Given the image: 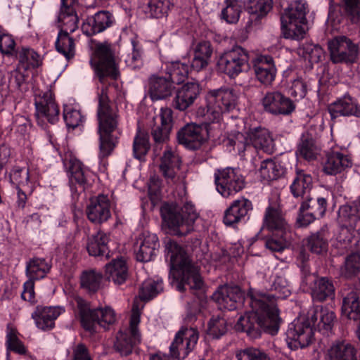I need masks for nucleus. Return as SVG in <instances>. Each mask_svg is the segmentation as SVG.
Listing matches in <instances>:
<instances>
[{
  "label": "nucleus",
  "mask_w": 360,
  "mask_h": 360,
  "mask_svg": "<svg viewBox=\"0 0 360 360\" xmlns=\"http://www.w3.org/2000/svg\"><path fill=\"white\" fill-rule=\"evenodd\" d=\"M272 288L276 294L267 293L250 288L248 292L251 310L240 316L236 330L245 332L251 338L259 337L262 332L271 335L278 333L282 319L276 304V297H286L290 294L288 281L277 276Z\"/></svg>",
  "instance_id": "f257e3e1"
},
{
  "label": "nucleus",
  "mask_w": 360,
  "mask_h": 360,
  "mask_svg": "<svg viewBox=\"0 0 360 360\" xmlns=\"http://www.w3.org/2000/svg\"><path fill=\"white\" fill-rule=\"evenodd\" d=\"M98 100L97 120L100 155L105 158L112 153L119 142L120 115L117 107L110 100L108 86L102 87L98 95Z\"/></svg>",
  "instance_id": "f03ea898"
},
{
  "label": "nucleus",
  "mask_w": 360,
  "mask_h": 360,
  "mask_svg": "<svg viewBox=\"0 0 360 360\" xmlns=\"http://www.w3.org/2000/svg\"><path fill=\"white\" fill-rule=\"evenodd\" d=\"M166 249L170 253L172 269L179 271L180 281L176 285V289L184 292L186 290L185 286L187 285L198 299L204 300L205 285L198 267L193 263L187 252L176 242L169 240L166 243Z\"/></svg>",
  "instance_id": "7ed1b4c3"
},
{
  "label": "nucleus",
  "mask_w": 360,
  "mask_h": 360,
  "mask_svg": "<svg viewBox=\"0 0 360 360\" xmlns=\"http://www.w3.org/2000/svg\"><path fill=\"white\" fill-rule=\"evenodd\" d=\"M163 224L174 236H184L193 230V224L198 217L195 208L191 202L179 207L176 203L164 202L160 207Z\"/></svg>",
  "instance_id": "20e7f679"
},
{
  "label": "nucleus",
  "mask_w": 360,
  "mask_h": 360,
  "mask_svg": "<svg viewBox=\"0 0 360 360\" xmlns=\"http://www.w3.org/2000/svg\"><path fill=\"white\" fill-rule=\"evenodd\" d=\"M75 302L79 310L82 326L91 333L96 332V326L106 329L116 321L115 313L109 307L91 309L90 303L81 297H77Z\"/></svg>",
  "instance_id": "39448f33"
},
{
  "label": "nucleus",
  "mask_w": 360,
  "mask_h": 360,
  "mask_svg": "<svg viewBox=\"0 0 360 360\" xmlns=\"http://www.w3.org/2000/svg\"><path fill=\"white\" fill-rule=\"evenodd\" d=\"M306 4L301 0L291 3L281 16L283 37L299 41L304 38L305 30L302 27L307 22Z\"/></svg>",
  "instance_id": "423d86ee"
},
{
  "label": "nucleus",
  "mask_w": 360,
  "mask_h": 360,
  "mask_svg": "<svg viewBox=\"0 0 360 360\" xmlns=\"http://www.w3.org/2000/svg\"><path fill=\"white\" fill-rule=\"evenodd\" d=\"M91 46L90 64L94 68L99 81L103 82L106 77L116 79L118 70L115 63V51L111 46Z\"/></svg>",
  "instance_id": "0eeeda50"
},
{
  "label": "nucleus",
  "mask_w": 360,
  "mask_h": 360,
  "mask_svg": "<svg viewBox=\"0 0 360 360\" xmlns=\"http://www.w3.org/2000/svg\"><path fill=\"white\" fill-rule=\"evenodd\" d=\"M139 323L140 313L133 309L129 327L120 330L114 342L113 348L120 356L131 354L134 347L141 342V335L138 328Z\"/></svg>",
  "instance_id": "6e6552de"
},
{
  "label": "nucleus",
  "mask_w": 360,
  "mask_h": 360,
  "mask_svg": "<svg viewBox=\"0 0 360 360\" xmlns=\"http://www.w3.org/2000/svg\"><path fill=\"white\" fill-rule=\"evenodd\" d=\"M173 112L171 108H162L153 117L150 124V135L153 141V152L158 156L169 139L173 127Z\"/></svg>",
  "instance_id": "1a4fd4ad"
},
{
  "label": "nucleus",
  "mask_w": 360,
  "mask_h": 360,
  "mask_svg": "<svg viewBox=\"0 0 360 360\" xmlns=\"http://www.w3.org/2000/svg\"><path fill=\"white\" fill-rule=\"evenodd\" d=\"M314 328L308 314L295 319L286 332L289 347L297 349L310 345L314 340Z\"/></svg>",
  "instance_id": "9d476101"
},
{
  "label": "nucleus",
  "mask_w": 360,
  "mask_h": 360,
  "mask_svg": "<svg viewBox=\"0 0 360 360\" xmlns=\"http://www.w3.org/2000/svg\"><path fill=\"white\" fill-rule=\"evenodd\" d=\"M206 101L207 112H211L213 119L217 120L222 113L230 112L236 108L237 96L233 89L221 87L209 91Z\"/></svg>",
  "instance_id": "9b49d317"
},
{
  "label": "nucleus",
  "mask_w": 360,
  "mask_h": 360,
  "mask_svg": "<svg viewBox=\"0 0 360 360\" xmlns=\"http://www.w3.org/2000/svg\"><path fill=\"white\" fill-rule=\"evenodd\" d=\"M217 191L224 198H229L242 191L245 186L244 176L238 169L226 167L214 173Z\"/></svg>",
  "instance_id": "f8f14e48"
},
{
  "label": "nucleus",
  "mask_w": 360,
  "mask_h": 360,
  "mask_svg": "<svg viewBox=\"0 0 360 360\" xmlns=\"http://www.w3.org/2000/svg\"><path fill=\"white\" fill-rule=\"evenodd\" d=\"M249 60V53L242 46H233L225 51L217 61L218 70L231 78H235L243 70Z\"/></svg>",
  "instance_id": "ddd939ff"
},
{
  "label": "nucleus",
  "mask_w": 360,
  "mask_h": 360,
  "mask_svg": "<svg viewBox=\"0 0 360 360\" xmlns=\"http://www.w3.org/2000/svg\"><path fill=\"white\" fill-rule=\"evenodd\" d=\"M327 200L315 199L311 195L301 201L296 224L299 227H307L317 219L323 217L327 209Z\"/></svg>",
  "instance_id": "4468645a"
},
{
  "label": "nucleus",
  "mask_w": 360,
  "mask_h": 360,
  "mask_svg": "<svg viewBox=\"0 0 360 360\" xmlns=\"http://www.w3.org/2000/svg\"><path fill=\"white\" fill-rule=\"evenodd\" d=\"M60 31L58 34L55 45H74V40L69 36L78 27L79 18L75 6L61 5L58 15Z\"/></svg>",
  "instance_id": "2eb2a0df"
},
{
  "label": "nucleus",
  "mask_w": 360,
  "mask_h": 360,
  "mask_svg": "<svg viewBox=\"0 0 360 360\" xmlns=\"http://www.w3.org/2000/svg\"><path fill=\"white\" fill-rule=\"evenodd\" d=\"M36 108L35 116L38 122L46 120L51 124H55L59 120V108L51 90L37 94L34 98Z\"/></svg>",
  "instance_id": "dca6fc26"
},
{
  "label": "nucleus",
  "mask_w": 360,
  "mask_h": 360,
  "mask_svg": "<svg viewBox=\"0 0 360 360\" xmlns=\"http://www.w3.org/2000/svg\"><path fill=\"white\" fill-rule=\"evenodd\" d=\"M198 340V332L193 328H182L176 335L169 349L173 358L184 359L191 352Z\"/></svg>",
  "instance_id": "f3484780"
},
{
  "label": "nucleus",
  "mask_w": 360,
  "mask_h": 360,
  "mask_svg": "<svg viewBox=\"0 0 360 360\" xmlns=\"http://www.w3.org/2000/svg\"><path fill=\"white\" fill-rule=\"evenodd\" d=\"M262 102L264 110L273 115H290L295 108L292 100L279 91L267 92Z\"/></svg>",
  "instance_id": "a211bd4d"
},
{
  "label": "nucleus",
  "mask_w": 360,
  "mask_h": 360,
  "mask_svg": "<svg viewBox=\"0 0 360 360\" xmlns=\"http://www.w3.org/2000/svg\"><path fill=\"white\" fill-rule=\"evenodd\" d=\"M331 119L339 117H354L360 118V104L356 98L346 94L328 106Z\"/></svg>",
  "instance_id": "6ab92c4d"
},
{
  "label": "nucleus",
  "mask_w": 360,
  "mask_h": 360,
  "mask_svg": "<svg viewBox=\"0 0 360 360\" xmlns=\"http://www.w3.org/2000/svg\"><path fill=\"white\" fill-rule=\"evenodd\" d=\"M200 91V86L197 82H188L183 84L176 91L172 106L179 111L186 110L193 105Z\"/></svg>",
  "instance_id": "aec40b11"
},
{
  "label": "nucleus",
  "mask_w": 360,
  "mask_h": 360,
  "mask_svg": "<svg viewBox=\"0 0 360 360\" xmlns=\"http://www.w3.org/2000/svg\"><path fill=\"white\" fill-rule=\"evenodd\" d=\"M212 297L221 307L232 311L243 300V292L238 285H224L217 288Z\"/></svg>",
  "instance_id": "412c9836"
},
{
  "label": "nucleus",
  "mask_w": 360,
  "mask_h": 360,
  "mask_svg": "<svg viewBox=\"0 0 360 360\" xmlns=\"http://www.w3.org/2000/svg\"><path fill=\"white\" fill-rule=\"evenodd\" d=\"M110 207V203L107 195H98L91 198L86 209L88 219L96 224L106 221L111 216Z\"/></svg>",
  "instance_id": "4be33fe9"
},
{
  "label": "nucleus",
  "mask_w": 360,
  "mask_h": 360,
  "mask_svg": "<svg viewBox=\"0 0 360 360\" xmlns=\"http://www.w3.org/2000/svg\"><path fill=\"white\" fill-rule=\"evenodd\" d=\"M252 210V204L250 200L243 197L236 200L225 210L223 223L226 226L236 227Z\"/></svg>",
  "instance_id": "5701e85b"
},
{
  "label": "nucleus",
  "mask_w": 360,
  "mask_h": 360,
  "mask_svg": "<svg viewBox=\"0 0 360 360\" xmlns=\"http://www.w3.org/2000/svg\"><path fill=\"white\" fill-rule=\"evenodd\" d=\"M159 247L158 238L155 234L147 231L142 233L137 240V248L134 250L137 261L150 262L155 256Z\"/></svg>",
  "instance_id": "b1692460"
},
{
  "label": "nucleus",
  "mask_w": 360,
  "mask_h": 360,
  "mask_svg": "<svg viewBox=\"0 0 360 360\" xmlns=\"http://www.w3.org/2000/svg\"><path fill=\"white\" fill-rule=\"evenodd\" d=\"M202 131L203 127L200 124H187L178 131V141L188 148L196 150L200 147L204 139Z\"/></svg>",
  "instance_id": "393cba45"
},
{
  "label": "nucleus",
  "mask_w": 360,
  "mask_h": 360,
  "mask_svg": "<svg viewBox=\"0 0 360 360\" xmlns=\"http://www.w3.org/2000/svg\"><path fill=\"white\" fill-rule=\"evenodd\" d=\"M174 89L169 78L153 75L148 79V94L153 101L166 99L172 96Z\"/></svg>",
  "instance_id": "a878e982"
},
{
  "label": "nucleus",
  "mask_w": 360,
  "mask_h": 360,
  "mask_svg": "<svg viewBox=\"0 0 360 360\" xmlns=\"http://www.w3.org/2000/svg\"><path fill=\"white\" fill-rule=\"evenodd\" d=\"M253 70L257 79L263 84L269 85L274 80L276 69L273 58L259 56L254 60Z\"/></svg>",
  "instance_id": "bb28decb"
},
{
  "label": "nucleus",
  "mask_w": 360,
  "mask_h": 360,
  "mask_svg": "<svg viewBox=\"0 0 360 360\" xmlns=\"http://www.w3.org/2000/svg\"><path fill=\"white\" fill-rule=\"evenodd\" d=\"M351 158L340 152H331L326 154L323 160V172L328 175H336L351 167Z\"/></svg>",
  "instance_id": "cd10ccee"
},
{
  "label": "nucleus",
  "mask_w": 360,
  "mask_h": 360,
  "mask_svg": "<svg viewBox=\"0 0 360 360\" xmlns=\"http://www.w3.org/2000/svg\"><path fill=\"white\" fill-rule=\"evenodd\" d=\"M307 314L315 327L314 328H317L319 331L327 335L331 331L335 319L333 311L322 307H316L309 309Z\"/></svg>",
  "instance_id": "c85d7f7f"
},
{
  "label": "nucleus",
  "mask_w": 360,
  "mask_h": 360,
  "mask_svg": "<svg viewBox=\"0 0 360 360\" xmlns=\"http://www.w3.org/2000/svg\"><path fill=\"white\" fill-rule=\"evenodd\" d=\"M61 312L60 307L37 306L32 317L39 329L46 330L54 327V321Z\"/></svg>",
  "instance_id": "c756f323"
},
{
  "label": "nucleus",
  "mask_w": 360,
  "mask_h": 360,
  "mask_svg": "<svg viewBox=\"0 0 360 360\" xmlns=\"http://www.w3.org/2000/svg\"><path fill=\"white\" fill-rule=\"evenodd\" d=\"M249 141L255 148L262 149L267 153L274 150V139L268 129L261 126L250 128L247 131Z\"/></svg>",
  "instance_id": "7c9ffc66"
},
{
  "label": "nucleus",
  "mask_w": 360,
  "mask_h": 360,
  "mask_svg": "<svg viewBox=\"0 0 360 360\" xmlns=\"http://www.w3.org/2000/svg\"><path fill=\"white\" fill-rule=\"evenodd\" d=\"M326 360H357V349L346 340H336L328 348Z\"/></svg>",
  "instance_id": "2f4dec72"
},
{
  "label": "nucleus",
  "mask_w": 360,
  "mask_h": 360,
  "mask_svg": "<svg viewBox=\"0 0 360 360\" xmlns=\"http://www.w3.org/2000/svg\"><path fill=\"white\" fill-rule=\"evenodd\" d=\"M181 160L171 150H166L161 158L160 171L168 183L178 181L177 172L180 169Z\"/></svg>",
  "instance_id": "473e14b6"
},
{
  "label": "nucleus",
  "mask_w": 360,
  "mask_h": 360,
  "mask_svg": "<svg viewBox=\"0 0 360 360\" xmlns=\"http://www.w3.org/2000/svg\"><path fill=\"white\" fill-rule=\"evenodd\" d=\"M112 23L111 13L108 11H101L94 16L88 17L83 22L82 30L86 34L91 35L103 32Z\"/></svg>",
  "instance_id": "72a5a7b5"
},
{
  "label": "nucleus",
  "mask_w": 360,
  "mask_h": 360,
  "mask_svg": "<svg viewBox=\"0 0 360 360\" xmlns=\"http://www.w3.org/2000/svg\"><path fill=\"white\" fill-rule=\"evenodd\" d=\"M264 226L271 231L287 232L288 226L277 205H269L265 211Z\"/></svg>",
  "instance_id": "f704fd0d"
},
{
  "label": "nucleus",
  "mask_w": 360,
  "mask_h": 360,
  "mask_svg": "<svg viewBox=\"0 0 360 360\" xmlns=\"http://www.w3.org/2000/svg\"><path fill=\"white\" fill-rule=\"evenodd\" d=\"M105 276L109 281L115 285L123 284L129 276L126 260L122 258L112 259L105 265Z\"/></svg>",
  "instance_id": "c9c22d12"
},
{
  "label": "nucleus",
  "mask_w": 360,
  "mask_h": 360,
  "mask_svg": "<svg viewBox=\"0 0 360 360\" xmlns=\"http://www.w3.org/2000/svg\"><path fill=\"white\" fill-rule=\"evenodd\" d=\"M312 177L302 170H297L296 176L290 186V193L295 198H300L301 201L311 194L312 188Z\"/></svg>",
  "instance_id": "e433bc0d"
},
{
  "label": "nucleus",
  "mask_w": 360,
  "mask_h": 360,
  "mask_svg": "<svg viewBox=\"0 0 360 360\" xmlns=\"http://www.w3.org/2000/svg\"><path fill=\"white\" fill-rule=\"evenodd\" d=\"M109 242V236L103 232L98 231L96 234L92 235L89 238L86 250L90 256L109 257V251L108 243Z\"/></svg>",
  "instance_id": "4c0bfd02"
},
{
  "label": "nucleus",
  "mask_w": 360,
  "mask_h": 360,
  "mask_svg": "<svg viewBox=\"0 0 360 360\" xmlns=\"http://www.w3.org/2000/svg\"><path fill=\"white\" fill-rule=\"evenodd\" d=\"M286 169L281 162L266 159L261 162L259 174L262 181L270 182L284 176Z\"/></svg>",
  "instance_id": "58836bf2"
},
{
  "label": "nucleus",
  "mask_w": 360,
  "mask_h": 360,
  "mask_svg": "<svg viewBox=\"0 0 360 360\" xmlns=\"http://www.w3.org/2000/svg\"><path fill=\"white\" fill-rule=\"evenodd\" d=\"M68 174L70 184L78 185L85 189L88 184L89 171L77 159H70L68 167Z\"/></svg>",
  "instance_id": "ea45409f"
},
{
  "label": "nucleus",
  "mask_w": 360,
  "mask_h": 360,
  "mask_svg": "<svg viewBox=\"0 0 360 360\" xmlns=\"http://www.w3.org/2000/svg\"><path fill=\"white\" fill-rule=\"evenodd\" d=\"M338 221L341 226L356 231L360 228V216L356 206L344 205L338 210Z\"/></svg>",
  "instance_id": "a19ab883"
},
{
  "label": "nucleus",
  "mask_w": 360,
  "mask_h": 360,
  "mask_svg": "<svg viewBox=\"0 0 360 360\" xmlns=\"http://www.w3.org/2000/svg\"><path fill=\"white\" fill-rule=\"evenodd\" d=\"M311 291L313 299L318 302H324L335 296L333 283L326 277L319 278L313 287H311Z\"/></svg>",
  "instance_id": "79ce46f5"
},
{
  "label": "nucleus",
  "mask_w": 360,
  "mask_h": 360,
  "mask_svg": "<svg viewBox=\"0 0 360 360\" xmlns=\"http://www.w3.org/2000/svg\"><path fill=\"white\" fill-rule=\"evenodd\" d=\"M342 313L350 320L360 321V300L356 292L351 291L343 298Z\"/></svg>",
  "instance_id": "37998d69"
},
{
  "label": "nucleus",
  "mask_w": 360,
  "mask_h": 360,
  "mask_svg": "<svg viewBox=\"0 0 360 360\" xmlns=\"http://www.w3.org/2000/svg\"><path fill=\"white\" fill-rule=\"evenodd\" d=\"M330 59L333 63L355 62L358 53V46H328Z\"/></svg>",
  "instance_id": "c03bdc74"
},
{
  "label": "nucleus",
  "mask_w": 360,
  "mask_h": 360,
  "mask_svg": "<svg viewBox=\"0 0 360 360\" xmlns=\"http://www.w3.org/2000/svg\"><path fill=\"white\" fill-rule=\"evenodd\" d=\"M319 153V148L316 144L315 140L309 134H303L298 144L296 154L307 161L316 159Z\"/></svg>",
  "instance_id": "a18cd8bd"
},
{
  "label": "nucleus",
  "mask_w": 360,
  "mask_h": 360,
  "mask_svg": "<svg viewBox=\"0 0 360 360\" xmlns=\"http://www.w3.org/2000/svg\"><path fill=\"white\" fill-rule=\"evenodd\" d=\"M51 269V265L42 258L31 259L26 265V275L29 279L35 281L43 278Z\"/></svg>",
  "instance_id": "49530a36"
},
{
  "label": "nucleus",
  "mask_w": 360,
  "mask_h": 360,
  "mask_svg": "<svg viewBox=\"0 0 360 360\" xmlns=\"http://www.w3.org/2000/svg\"><path fill=\"white\" fill-rule=\"evenodd\" d=\"M245 3V0H225L226 7L221 11V18L229 24L236 23Z\"/></svg>",
  "instance_id": "de8ad7c7"
},
{
  "label": "nucleus",
  "mask_w": 360,
  "mask_h": 360,
  "mask_svg": "<svg viewBox=\"0 0 360 360\" xmlns=\"http://www.w3.org/2000/svg\"><path fill=\"white\" fill-rule=\"evenodd\" d=\"M102 278V274L94 269L84 271L80 276L81 287L94 293L99 290Z\"/></svg>",
  "instance_id": "09e8293b"
},
{
  "label": "nucleus",
  "mask_w": 360,
  "mask_h": 360,
  "mask_svg": "<svg viewBox=\"0 0 360 360\" xmlns=\"http://www.w3.org/2000/svg\"><path fill=\"white\" fill-rule=\"evenodd\" d=\"M340 275L345 278H352L360 273V252H354L345 257L340 267Z\"/></svg>",
  "instance_id": "8fccbe9b"
},
{
  "label": "nucleus",
  "mask_w": 360,
  "mask_h": 360,
  "mask_svg": "<svg viewBox=\"0 0 360 360\" xmlns=\"http://www.w3.org/2000/svg\"><path fill=\"white\" fill-rule=\"evenodd\" d=\"M18 332L11 324H8L6 328V349L7 356L12 351L18 354H26L27 349L22 342L18 337Z\"/></svg>",
  "instance_id": "3c124183"
},
{
  "label": "nucleus",
  "mask_w": 360,
  "mask_h": 360,
  "mask_svg": "<svg viewBox=\"0 0 360 360\" xmlns=\"http://www.w3.org/2000/svg\"><path fill=\"white\" fill-rule=\"evenodd\" d=\"M307 245L311 252L317 255L326 252L328 244L323 229L310 235L307 238Z\"/></svg>",
  "instance_id": "603ef678"
},
{
  "label": "nucleus",
  "mask_w": 360,
  "mask_h": 360,
  "mask_svg": "<svg viewBox=\"0 0 360 360\" xmlns=\"http://www.w3.org/2000/svg\"><path fill=\"white\" fill-rule=\"evenodd\" d=\"M272 0H249L246 9L255 20L265 16L272 8Z\"/></svg>",
  "instance_id": "864d4df0"
},
{
  "label": "nucleus",
  "mask_w": 360,
  "mask_h": 360,
  "mask_svg": "<svg viewBox=\"0 0 360 360\" xmlns=\"http://www.w3.org/2000/svg\"><path fill=\"white\" fill-rule=\"evenodd\" d=\"M150 148V144L147 134H145L139 129L133 142V153L134 158L141 160L142 158L146 156Z\"/></svg>",
  "instance_id": "5fc2aeb1"
},
{
  "label": "nucleus",
  "mask_w": 360,
  "mask_h": 360,
  "mask_svg": "<svg viewBox=\"0 0 360 360\" xmlns=\"http://www.w3.org/2000/svg\"><path fill=\"white\" fill-rule=\"evenodd\" d=\"M213 50L211 46H195L191 66L199 71L208 65Z\"/></svg>",
  "instance_id": "6e6d98bb"
},
{
  "label": "nucleus",
  "mask_w": 360,
  "mask_h": 360,
  "mask_svg": "<svg viewBox=\"0 0 360 360\" xmlns=\"http://www.w3.org/2000/svg\"><path fill=\"white\" fill-rule=\"evenodd\" d=\"M163 290L162 281L147 280L142 283L139 292L141 300L148 301Z\"/></svg>",
  "instance_id": "4d7b16f0"
},
{
  "label": "nucleus",
  "mask_w": 360,
  "mask_h": 360,
  "mask_svg": "<svg viewBox=\"0 0 360 360\" xmlns=\"http://www.w3.org/2000/svg\"><path fill=\"white\" fill-rule=\"evenodd\" d=\"M18 58L19 62L25 65L24 68L25 70L30 68H38L42 63L41 56L36 51L30 48H22L19 53Z\"/></svg>",
  "instance_id": "13d9d810"
},
{
  "label": "nucleus",
  "mask_w": 360,
  "mask_h": 360,
  "mask_svg": "<svg viewBox=\"0 0 360 360\" xmlns=\"http://www.w3.org/2000/svg\"><path fill=\"white\" fill-rule=\"evenodd\" d=\"M228 330L227 321L220 316H213L208 323V335L218 339L225 335Z\"/></svg>",
  "instance_id": "bf43d9fd"
},
{
  "label": "nucleus",
  "mask_w": 360,
  "mask_h": 360,
  "mask_svg": "<svg viewBox=\"0 0 360 360\" xmlns=\"http://www.w3.org/2000/svg\"><path fill=\"white\" fill-rule=\"evenodd\" d=\"M296 52L311 65L318 63L323 56V51L321 46H298Z\"/></svg>",
  "instance_id": "052dcab7"
},
{
  "label": "nucleus",
  "mask_w": 360,
  "mask_h": 360,
  "mask_svg": "<svg viewBox=\"0 0 360 360\" xmlns=\"http://www.w3.org/2000/svg\"><path fill=\"white\" fill-rule=\"evenodd\" d=\"M342 8L352 23L360 22V0H342Z\"/></svg>",
  "instance_id": "680f3d73"
},
{
  "label": "nucleus",
  "mask_w": 360,
  "mask_h": 360,
  "mask_svg": "<svg viewBox=\"0 0 360 360\" xmlns=\"http://www.w3.org/2000/svg\"><path fill=\"white\" fill-rule=\"evenodd\" d=\"M30 180L29 169L25 167L15 166L10 173V181L16 187H25L28 186Z\"/></svg>",
  "instance_id": "e2e57ef3"
},
{
  "label": "nucleus",
  "mask_w": 360,
  "mask_h": 360,
  "mask_svg": "<svg viewBox=\"0 0 360 360\" xmlns=\"http://www.w3.org/2000/svg\"><path fill=\"white\" fill-rule=\"evenodd\" d=\"M170 6L169 0H150L148 3L151 17L160 18L167 13Z\"/></svg>",
  "instance_id": "0e129e2a"
},
{
  "label": "nucleus",
  "mask_w": 360,
  "mask_h": 360,
  "mask_svg": "<svg viewBox=\"0 0 360 360\" xmlns=\"http://www.w3.org/2000/svg\"><path fill=\"white\" fill-rule=\"evenodd\" d=\"M236 358L238 360H270L265 352L252 347L238 352Z\"/></svg>",
  "instance_id": "69168bd1"
},
{
  "label": "nucleus",
  "mask_w": 360,
  "mask_h": 360,
  "mask_svg": "<svg viewBox=\"0 0 360 360\" xmlns=\"http://www.w3.org/2000/svg\"><path fill=\"white\" fill-rule=\"evenodd\" d=\"M188 65L179 62L172 63L169 78L173 84H180L187 78L188 75Z\"/></svg>",
  "instance_id": "338daca9"
},
{
  "label": "nucleus",
  "mask_w": 360,
  "mask_h": 360,
  "mask_svg": "<svg viewBox=\"0 0 360 360\" xmlns=\"http://www.w3.org/2000/svg\"><path fill=\"white\" fill-rule=\"evenodd\" d=\"M279 237L276 236L267 238L265 240V247L271 252H281L287 246V232H278Z\"/></svg>",
  "instance_id": "774afa93"
}]
</instances>
